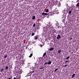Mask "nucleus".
<instances>
[{
	"mask_svg": "<svg viewBox=\"0 0 79 79\" xmlns=\"http://www.w3.org/2000/svg\"><path fill=\"white\" fill-rule=\"evenodd\" d=\"M46 54H47V53L46 52L44 53V54H43V57H44V56H45V55H46Z\"/></svg>",
	"mask_w": 79,
	"mask_h": 79,
	"instance_id": "9",
	"label": "nucleus"
},
{
	"mask_svg": "<svg viewBox=\"0 0 79 79\" xmlns=\"http://www.w3.org/2000/svg\"><path fill=\"white\" fill-rule=\"evenodd\" d=\"M8 69V66H6V69Z\"/></svg>",
	"mask_w": 79,
	"mask_h": 79,
	"instance_id": "20",
	"label": "nucleus"
},
{
	"mask_svg": "<svg viewBox=\"0 0 79 79\" xmlns=\"http://www.w3.org/2000/svg\"><path fill=\"white\" fill-rule=\"evenodd\" d=\"M60 32H61V31L60 30V31H59V33H60Z\"/></svg>",
	"mask_w": 79,
	"mask_h": 79,
	"instance_id": "33",
	"label": "nucleus"
},
{
	"mask_svg": "<svg viewBox=\"0 0 79 79\" xmlns=\"http://www.w3.org/2000/svg\"><path fill=\"white\" fill-rule=\"evenodd\" d=\"M32 53H31L30 54V55L29 56V58H31V57H32Z\"/></svg>",
	"mask_w": 79,
	"mask_h": 79,
	"instance_id": "14",
	"label": "nucleus"
},
{
	"mask_svg": "<svg viewBox=\"0 0 79 79\" xmlns=\"http://www.w3.org/2000/svg\"><path fill=\"white\" fill-rule=\"evenodd\" d=\"M48 64H52V61H51L50 60H49V62L48 63Z\"/></svg>",
	"mask_w": 79,
	"mask_h": 79,
	"instance_id": "8",
	"label": "nucleus"
},
{
	"mask_svg": "<svg viewBox=\"0 0 79 79\" xmlns=\"http://www.w3.org/2000/svg\"><path fill=\"white\" fill-rule=\"evenodd\" d=\"M75 76V74H73L72 76V77H74Z\"/></svg>",
	"mask_w": 79,
	"mask_h": 79,
	"instance_id": "18",
	"label": "nucleus"
},
{
	"mask_svg": "<svg viewBox=\"0 0 79 79\" xmlns=\"http://www.w3.org/2000/svg\"><path fill=\"white\" fill-rule=\"evenodd\" d=\"M44 62H45V61H44L43 60H40V61L39 62V63L40 64H43Z\"/></svg>",
	"mask_w": 79,
	"mask_h": 79,
	"instance_id": "4",
	"label": "nucleus"
},
{
	"mask_svg": "<svg viewBox=\"0 0 79 79\" xmlns=\"http://www.w3.org/2000/svg\"><path fill=\"white\" fill-rule=\"evenodd\" d=\"M54 29V27H53L52 29L51 32H52V33H55L56 32V30Z\"/></svg>",
	"mask_w": 79,
	"mask_h": 79,
	"instance_id": "2",
	"label": "nucleus"
},
{
	"mask_svg": "<svg viewBox=\"0 0 79 79\" xmlns=\"http://www.w3.org/2000/svg\"><path fill=\"white\" fill-rule=\"evenodd\" d=\"M76 6H77V7H79V3H77V4L76 5Z\"/></svg>",
	"mask_w": 79,
	"mask_h": 79,
	"instance_id": "13",
	"label": "nucleus"
},
{
	"mask_svg": "<svg viewBox=\"0 0 79 79\" xmlns=\"http://www.w3.org/2000/svg\"><path fill=\"white\" fill-rule=\"evenodd\" d=\"M3 71V69H2L0 70V71L1 72H2Z\"/></svg>",
	"mask_w": 79,
	"mask_h": 79,
	"instance_id": "24",
	"label": "nucleus"
},
{
	"mask_svg": "<svg viewBox=\"0 0 79 79\" xmlns=\"http://www.w3.org/2000/svg\"><path fill=\"white\" fill-rule=\"evenodd\" d=\"M65 22V19H63V20H62L63 23H64Z\"/></svg>",
	"mask_w": 79,
	"mask_h": 79,
	"instance_id": "22",
	"label": "nucleus"
},
{
	"mask_svg": "<svg viewBox=\"0 0 79 79\" xmlns=\"http://www.w3.org/2000/svg\"><path fill=\"white\" fill-rule=\"evenodd\" d=\"M67 65H65L64 66V67H66L67 66Z\"/></svg>",
	"mask_w": 79,
	"mask_h": 79,
	"instance_id": "31",
	"label": "nucleus"
},
{
	"mask_svg": "<svg viewBox=\"0 0 79 79\" xmlns=\"http://www.w3.org/2000/svg\"><path fill=\"white\" fill-rule=\"evenodd\" d=\"M42 15H44V16H47L48 15V14L47 13H42Z\"/></svg>",
	"mask_w": 79,
	"mask_h": 79,
	"instance_id": "6",
	"label": "nucleus"
},
{
	"mask_svg": "<svg viewBox=\"0 0 79 79\" xmlns=\"http://www.w3.org/2000/svg\"><path fill=\"white\" fill-rule=\"evenodd\" d=\"M46 13H48V9L46 11Z\"/></svg>",
	"mask_w": 79,
	"mask_h": 79,
	"instance_id": "23",
	"label": "nucleus"
},
{
	"mask_svg": "<svg viewBox=\"0 0 79 79\" xmlns=\"http://www.w3.org/2000/svg\"><path fill=\"white\" fill-rule=\"evenodd\" d=\"M58 68L56 69L55 70H54V72H56V71H57L58 70Z\"/></svg>",
	"mask_w": 79,
	"mask_h": 79,
	"instance_id": "26",
	"label": "nucleus"
},
{
	"mask_svg": "<svg viewBox=\"0 0 79 79\" xmlns=\"http://www.w3.org/2000/svg\"><path fill=\"white\" fill-rule=\"evenodd\" d=\"M61 52V50H58V53H60Z\"/></svg>",
	"mask_w": 79,
	"mask_h": 79,
	"instance_id": "12",
	"label": "nucleus"
},
{
	"mask_svg": "<svg viewBox=\"0 0 79 79\" xmlns=\"http://www.w3.org/2000/svg\"><path fill=\"white\" fill-rule=\"evenodd\" d=\"M37 39H38V36H35V40H37Z\"/></svg>",
	"mask_w": 79,
	"mask_h": 79,
	"instance_id": "10",
	"label": "nucleus"
},
{
	"mask_svg": "<svg viewBox=\"0 0 79 79\" xmlns=\"http://www.w3.org/2000/svg\"><path fill=\"white\" fill-rule=\"evenodd\" d=\"M52 29V26L50 25H48L47 27L46 28V32H47L48 31H49L51 30Z\"/></svg>",
	"mask_w": 79,
	"mask_h": 79,
	"instance_id": "1",
	"label": "nucleus"
},
{
	"mask_svg": "<svg viewBox=\"0 0 79 79\" xmlns=\"http://www.w3.org/2000/svg\"><path fill=\"white\" fill-rule=\"evenodd\" d=\"M70 57V56H69L67 57L66 58V59H67V60H68V59H69Z\"/></svg>",
	"mask_w": 79,
	"mask_h": 79,
	"instance_id": "19",
	"label": "nucleus"
},
{
	"mask_svg": "<svg viewBox=\"0 0 79 79\" xmlns=\"http://www.w3.org/2000/svg\"><path fill=\"white\" fill-rule=\"evenodd\" d=\"M35 71H33L31 72H30L27 74V76H31L32 74V73H34Z\"/></svg>",
	"mask_w": 79,
	"mask_h": 79,
	"instance_id": "3",
	"label": "nucleus"
},
{
	"mask_svg": "<svg viewBox=\"0 0 79 79\" xmlns=\"http://www.w3.org/2000/svg\"><path fill=\"white\" fill-rule=\"evenodd\" d=\"M19 78L18 79H16V77H15L13 78V79H21V77H20L19 76Z\"/></svg>",
	"mask_w": 79,
	"mask_h": 79,
	"instance_id": "16",
	"label": "nucleus"
},
{
	"mask_svg": "<svg viewBox=\"0 0 79 79\" xmlns=\"http://www.w3.org/2000/svg\"><path fill=\"white\" fill-rule=\"evenodd\" d=\"M65 63H69V61H65Z\"/></svg>",
	"mask_w": 79,
	"mask_h": 79,
	"instance_id": "29",
	"label": "nucleus"
},
{
	"mask_svg": "<svg viewBox=\"0 0 79 79\" xmlns=\"http://www.w3.org/2000/svg\"><path fill=\"white\" fill-rule=\"evenodd\" d=\"M72 53H73V52H72Z\"/></svg>",
	"mask_w": 79,
	"mask_h": 79,
	"instance_id": "34",
	"label": "nucleus"
},
{
	"mask_svg": "<svg viewBox=\"0 0 79 79\" xmlns=\"http://www.w3.org/2000/svg\"><path fill=\"white\" fill-rule=\"evenodd\" d=\"M35 16H33L32 17V19L34 20V19H35Z\"/></svg>",
	"mask_w": 79,
	"mask_h": 79,
	"instance_id": "17",
	"label": "nucleus"
},
{
	"mask_svg": "<svg viewBox=\"0 0 79 79\" xmlns=\"http://www.w3.org/2000/svg\"><path fill=\"white\" fill-rule=\"evenodd\" d=\"M54 50V48H49L50 51H52V50Z\"/></svg>",
	"mask_w": 79,
	"mask_h": 79,
	"instance_id": "7",
	"label": "nucleus"
},
{
	"mask_svg": "<svg viewBox=\"0 0 79 79\" xmlns=\"http://www.w3.org/2000/svg\"><path fill=\"white\" fill-rule=\"evenodd\" d=\"M40 47H42V44H40Z\"/></svg>",
	"mask_w": 79,
	"mask_h": 79,
	"instance_id": "30",
	"label": "nucleus"
},
{
	"mask_svg": "<svg viewBox=\"0 0 79 79\" xmlns=\"http://www.w3.org/2000/svg\"><path fill=\"white\" fill-rule=\"evenodd\" d=\"M72 39H73V38L71 37V38H70V40H72Z\"/></svg>",
	"mask_w": 79,
	"mask_h": 79,
	"instance_id": "32",
	"label": "nucleus"
},
{
	"mask_svg": "<svg viewBox=\"0 0 79 79\" xmlns=\"http://www.w3.org/2000/svg\"><path fill=\"white\" fill-rule=\"evenodd\" d=\"M46 64H48V62H46V63L44 64V66H45V65H46Z\"/></svg>",
	"mask_w": 79,
	"mask_h": 79,
	"instance_id": "27",
	"label": "nucleus"
},
{
	"mask_svg": "<svg viewBox=\"0 0 79 79\" xmlns=\"http://www.w3.org/2000/svg\"><path fill=\"white\" fill-rule=\"evenodd\" d=\"M61 38V36L60 35H57V37H56V39L58 40L59 39H60Z\"/></svg>",
	"mask_w": 79,
	"mask_h": 79,
	"instance_id": "5",
	"label": "nucleus"
},
{
	"mask_svg": "<svg viewBox=\"0 0 79 79\" xmlns=\"http://www.w3.org/2000/svg\"><path fill=\"white\" fill-rule=\"evenodd\" d=\"M35 27V24L34 23L33 25V27Z\"/></svg>",
	"mask_w": 79,
	"mask_h": 79,
	"instance_id": "25",
	"label": "nucleus"
},
{
	"mask_svg": "<svg viewBox=\"0 0 79 79\" xmlns=\"http://www.w3.org/2000/svg\"><path fill=\"white\" fill-rule=\"evenodd\" d=\"M7 55H6V56H4V58H6V57H7Z\"/></svg>",
	"mask_w": 79,
	"mask_h": 79,
	"instance_id": "21",
	"label": "nucleus"
},
{
	"mask_svg": "<svg viewBox=\"0 0 79 79\" xmlns=\"http://www.w3.org/2000/svg\"><path fill=\"white\" fill-rule=\"evenodd\" d=\"M35 35V33L32 32L31 33V36H34V35Z\"/></svg>",
	"mask_w": 79,
	"mask_h": 79,
	"instance_id": "15",
	"label": "nucleus"
},
{
	"mask_svg": "<svg viewBox=\"0 0 79 79\" xmlns=\"http://www.w3.org/2000/svg\"><path fill=\"white\" fill-rule=\"evenodd\" d=\"M71 13H72V10H70L69 13V15H71Z\"/></svg>",
	"mask_w": 79,
	"mask_h": 79,
	"instance_id": "11",
	"label": "nucleus"
},
{
	"mask_svg": "<svg viewBox=\"0 0 79 79\" xmlns=\"http://www.w3.org/2000/svg\"><path fill=\"white\" fill-rule=\"evenodd\" d=\"M43 68H44V67H43L42 68H39V69H43Z\"/></svg>",
	"mask_w": 79,
	"mask_h": 79,
	"instance_id": "28",
	"label": "nucleus"
}]
</instances>
